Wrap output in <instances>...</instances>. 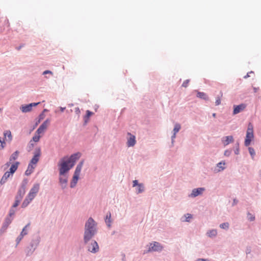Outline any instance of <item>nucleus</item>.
<instances>
[{"label":"nucleus","instance_id":"6e6552de","mask_svg":"<svg viewBox=\"0 0 261 261\" xmlns=\"http://www.w3.org/2000/svg\"><path fill=\"white\" fill-rule=\"evenodd\" d=\"M163 248V246L159 243L154 242L150 244L148 251H160Z\"/></svg>","mask_w":261,"mask_h":261},{"label":"nucleus","instance_id":"2f4dec72","mask_svg":"<svg viewBox=\"0 0 261 261\" xmlns=\"http://www.w3.org/2000/svg\"><path fill=\"white\" fill-rule=\"evenodd\" d=\"M186 220L185 221L189 222L190 221V220L192 218V215L190 214H187L185 215Z\"/></svg>","mask_w":261,"mask_h":261},{"label":"nucleus","instance_id":"f3484780","mask_svg":"<svg viewBox=\"0 0 261 261\" xmlns=\"http://www.w3.org/2000/svg\"><path fill=\"white\" fill-rule=\"evenodd\" d=\"M19 164V163L18 162H16L15 163L11 165V166L10 168V171L9 172L13 175L14 174V173L17 170Z\"/></svg>","mask_w":261,"mask_h":261},{"label":"nucleus","instance_id":"423d86ee","mask_svg":"<svg viewBox=\"0 0 261 261\" xmlns=\"http://www.w3.org/2000/svg\"><path fill=\"white\" fill-rule=\"evenodd\" d=\"M50 123L49 119H46L38 128L36 131V134H43L45 130L47 129Z\"/></svg>","mask_w":261,"mask_h":261},{"label":"nucleus","instance_id":"ddd939ff","mask_svg":"<svg viewBox=\"0 0 261 261\" xmlns=\"http://www.w3.org/2000/svg\"><path fill=\"white\" fill-rule=\"evenodd\" d=\"M204 188H199L197 189H194L192 190V192L191 194L192 197H196L200 194H201L204 191Z\"/></svg>","mask_w":261,"mask_h":261},{"label":"nucleus","instance_id":"f257e3e1","mask_svg":"<svg viewBox=\"0 0 261 261\" xmlns=\"http://www.w3.org/2000/svg\"><path fill=\"white\" fill-rule=\"evenodd\" d=\"M80 156L81 153H76L71 155L69 158H63L59 164L60 174L63 175L66 172H68L73 167L75 162L80 159Z\"/></svg>","mask_w":261,"mask_h":261},{"label":"nucleus","instance_id":"5701e85b","mask_svg":"<svg viewBox=\"0 0 261 261\" xmlns=\"http://www.w3.org/2000/svg\"><path fill=\"white\" fill-rule=\"evenodd\" d=\"M93 114V113H92L91 112H90V111L89 110H87L86 111V115L85 116L84 118V121H85V123H86L88 120H89V117Z\"/></svg>","mask_w":261,"mask_h":261},{"label":"nucleus","instance_id":"c03bdc74","mask_svg":"<svg viewBox=\"0 0 261 261\" xmlns=\"http://www.w3.org/2000/svg\"><path fill=\"white\" fill-rule=\"evenodd\" d=\"M197 261H209L207 259H203V258H198Z\"/></svg>","mask_w":261,"mask_h":261},{"label":"nucleus","instance_id":"393cba45","mask_svg":"<svg viewBox=\"0 0 261 261\" xmlns=\"http://www.w3.org/2000/svg\"><path fill=\"white\" fill-rule=\"evenodd\" d=\"M4 135L5 137V138L6 139V137H8V139L10 141H11L12 139V136L10 130H6L4 132Z\"/></svg>","mask_w":261,"mask_h":261},{"label":"nucleus","instance_id":"2eb2a0df","mask_svg":"<svg viewBox=\"0 0 261 261\" xmlns=\"http://www.w3.org/2000/svg\"><path fill=\"white\" fill-rule=\"evenodd\" d=\"M222 142L224 146L227 145L233 142V138L232 136H226L222 139Z\"/></svg>","mask_w":261,"mask_h":261},{"label":"nucleus","instance_id":"7ed1b4c3","mask_svg":"<svg viewBox=\"0 0 261 261\" xmlns=\"http://www.w3.org/2000/svg\"><path fill=\"white\" fill-rule=\"evenodd\" d=\"M40 189V184L38 183L35 184L33 187L30 190L29 193L26 198L23 201L21 206L22 207H27L29 204L35 198L37 194Z\"/></svg>","mask_w":261,"mask_h":261},{"label":"nucleus","instance_id":"4c0bfd02","mask_svg":"<svg viewBox=\"0 0 261 261\" xmlns=\"http://www.w3.org/2000/svg\"><path fill=\"white\" fill-rule=\"evenodd\" d=\"M225 165V163H222V162H220V163H219L218 164H217V166L220 168H221L222 170H223L224 169V167H222V165Z\"/></svg>","mask_w":261,"mask_h":261},{"label":"nucleus","instance_id":"20e7f679","mask_svg":"<svg viewBox=\"0 0 261 261\" xmlns=\"http://www.w3.org/2000/svg\"><path fill=\"white\" fill-rule=\"evenodd\" d=\"M84 164V161H82L76 166L75 170L74 171L72 180L70 182V187H74L79 179L80 173Z\"/></svg>","mask_w":261,"mask_h":261},{"label":"nucleus","instance_id":"c756f323","mask_svg":"<svg viewBox=\"0 0 261 261\" xmlns=\"http://www.w3.org/2000/svg\"><path fill=\"white\" fill-rule=\"evenodd\" d=\"M39 135L40 134H37L36 133L33 137L32 140L35 142H38L40 138V136Z\"/></svg>","mask_w":261,"mask_h":261},{"label":"nucleus","instance_id":"f8f14e48","mask_svg":"<svg viewBox=\"0 0 261 261\" xmlns=\"http://www.w3.org/2000/svg\"><path fill=\"white\" fill-rule=\"evenodd\" d=\"M99 250V247L97 242L95 241H92L91 245L88 247V250L91 252L95 253Z\"/></svg>","mask_w":261,"mask_h":261},{"label":"nucleus","instance_id":"412c9836","mask_svg":"<svg viewBox=\"0 0 261 261\" xmlns=\"http://www.w3.org/2000/svg\"><path fill=\"white\" fill-rule=\"evenodd\" d=\"M19 154V151H16L14 152L10 158V161L12 162L17 159Z\"/></svg>","mask_w":261,"mask_h":261},{"label":"nucleus","instance_id":"cd10ccee","mask_svg":"<svg viewBox=\"0 0 261 261\" xmlns=\"http://www.w3.org/2000/svg\"><path fill=\"white\" fill-rule=\"evenodd\" d=\"M144 190V186L142 184H139L137 188V193H142Z\"/></svg>","mask_w":261,"mask_h":261},{"label":"nucleus","instance_id":"58836bf2","mask_svg":"<svg viewBox=\"0 0 261 261\" xmlns=\"http://www.w3.org/2000/svg\"><path fill=\"white\" fill-rule=\"evenodd\" d=\"M216 105L218 106L221 103V99L220 97H218L215 102Z\"/></svg>","mask_w":261,"mask_h":261},{"label":"nucleus","instance_id":"3c124183","mask_svg":"<svg viewBox=\"0 0 261 261\" xmlns=\"http://www.w3.org/2000/svg\"><path fill=\"white\" fill-rule=\"evenodd\" d=\"M23 194H24V192L23 191L22 193V195H23Z\"/></svg>","mask_w":261,"mask_h":261},{"label":"nucleus","instance_id":"4be33fe9","mask_svg":"<svg viewBox=\"0 0 261 261\" xmlns=\"http://www.w3.org/2000/svg\"><path fill=\"white\" fill-rule=\"evenodd\" d=\"M19 193L20 195H21V191L20 190L19 191ZM22 195H20L19 198H18L17 196L16 197L15 201L13 205V207H16L18 205V204L20 202V201L22 198Z\"/></svg>","mask_w":261,"mask_h":261},{"label":"nucleus","instance_id":"603ef678","mask_svg":"<svg viewBox=\"0 0 261 261\" xmlns=\"http://www.w3.org/2000/svg\"><path fill=\"white\" fill-rule=\"evenodd\" d=\"M1 111V109L0 108V111Z\"/></svg>","mask_w":261,"mask_h":261},{"label":"nucleus","instance_id":"a211bd4d","mask_svg":"<svg viewBox=\"0 0 261 261\" xmlns=\"http://www.w3.org/2000/svg\"><path fill=\"white\" fill-rule=\"evenodd\" d=\"M180 128H181V126L179 123H176L175 124L174 128L173 129V132H174L173 135L172 136V140L175 138L176 133L179 132Z\"/></svg>","mask_w":261,"mask_h":261},{"label":"nucleus","instance_id":"49530a36","mask_svg":"<svg viewBox=\"0 0 261 261\" xmlns=\"http://www.w3.org/2000/svg\"><path fill=\"white\" fill-rule=\"evenodd\" d=\"M10 163H11V162L9 161V162H7V163L6 164V165H5L8 167H9V166H10Z\"/></svg>","mask_w":261,"mask_h":261},{"label":"nucleus","instance_id":"dca6fc26","mask_svg":"<svg viewBox=\"0 0 261 261\" xmlns=\"http://www.w3.org/2000/svg\"><path fill=\"white\" fill-rule=\"evenodd\" d=\"M13 175L12 174H11V173H10L8 171H7L3 175L2 178H1V181H0V183L1 185H3L5 183H6V182L7 181V180H8V179L11 176H12Z\"/></svg>","mask_w":261,"mask_h":261},{"label":"nucleus","instance_id":"7c9ffc66","mask_svg":"<svg viewBox=\"0 0 261 261\" xmlns=\"http://www.w3.org/2000/svg\"><path fill=\"white\" fill-rule=\"evenodd\" d=\"M248 149L250 155L252 158H253L255 154L254 150L251 147H249Z\"/></svg>","mask_w":261,"mask_h":261},{"label":"nucleus","instance_id":"f704fd0d","mask_svg":"<svg viewBox=\"0 0 261 261\" xmlns=\"http://www.w3.org/2000/svg\"><path fill=\"white\" fill-rule=\"evenodd\" d=\"M29 224H28L27 225H26L22 229V231H21V233L20 234H23V236L24 235H26L27 234V232L25 230V229L28 226Z\"/></svg>","mask_w":261,"mask_h":261},{"label":"nucleus","instance_id":"ea45409f","mask_svg":"<svg viewBox=\"0 0 261 261\" xmlns=\"http://www.w3.org/2000/svg\"><path fill=\"white\" fill-rule=\"evenodd\" d=\"M133 187H135L136 186H138V185L139 184H138V180H134L133 181Z\"/></svg>","mask_w":261,"mask_h":261},{"label":"nucleus","instance_id":"4468645a","mask_svg":"<svg viewBox=\"0 0 261 261\" xmlns=\"http://www.w3.org/2000/svg\"><path fill=\"white\" fill-rule=\"evenodd\" d=\"M12 218L7 217L5 220V222L3 225V226L2 227L1 230L3 231H5L7 228H8V226L11 224V223L12 221Z\"/></svg>","mask_w":261,"mask_h":261},{"label":"nucleus","instance_id":"a19ab883","mask_svg":"<svg viewBox=\"0 0 261 261\" xmlns=\"http://www.w3.org/2000/svg\"><path fill=\"white\" fill-rule=\"evenodd\" d=\"M23 237V234H20V236L17 239V241L18 243L21 240V239H22Z\"/></svg>","mask_w":261,"mask_h":261},{"label":"nucleus","instance_id":"de8ad7c7","mask_svg":"<svg viewBox=\"0 0 261 261\" xmlns=\"http://www.w3.org/2000/svg\"><path fill=\"white\" fill-rule=\"evenodd\" d=\"M253 90H254V92H256L258 90V88L254 87Z\"/></svg>","mask_w":261,"mask_h":261},{"label":"nucleus","instance_id":"09e8293b","mask_svg":"<svg viewBox=\"0 0 261 261\" xmlns=\"http://www.w3.org/2000/svg\"><path fill=\"white\" fill-rule=\"evenodd\" d=\"M43 115H44L43 114H41L40 115V116H39L40 120L43 118Z\"/></svg>","mask_w":261,"mask_h":261},{"label":"nucleus","instance_id":"0eeeda50","mask_svg":"<svg viewBox=\"0 0 261 261\" xmlns=\"http://www.w3.org/2000/svg\"><path fill=\"white\" fill-rule=\"evenodd\" d=\"M40 102H34L27 105H22L20 107V110L23 113H27L30 112L32 110L33 107L38 105Z\"/></svg>","mask_w":261,"mask_h":261},{"label":"nucleus","instance_id":"72a5a7b5","mask_svg":"<svg viewBox=\"0 0 261 261\" xmlns=\"http://www.w3.org/2000/svg\"><path fill=\"white\" fill-rule=\"evenodd\" d=\"M14 214H15V211L13 209L11 208L10 210L8 217L12 218V217L14 215Z\"/></svg>","mask_w":261,"mask_h":261},{"label":"nucleus","instance_id":"a878e982","mask_svg":"<svg viewBox=\"0 0 261 261\" xmlns=\"http://www.w3.org/2000/svg\"><path fill=\"white\" fill-rule=\"evenodd\" d=\"M207 234L208 236L210 237H215L217 234V231L216 229H212V230L208 231L207 232Z\"/></svg>","mask_w":261,"mask_h":261},{"label":"nucleus","instance_id":"9d476101","mask_svg":"<svg viewBox=\"0 0 261 261\" xmlns=\"http://www.w3.org/2000/svg\"><path fill=\"white\" fill-rule=\"evenodd\" d=\"M40 154V150L39 149H38V150L36 151L33 158L32 159L31 162L29 164H32L33 166H35L36 164L37 163L39 160Z\"/></svg>","mask_w":261,"mask_h":261},{"label":"nucleus","instance_id":"f03ea898","mask_svg":"<svg viewBox=\"0 0 261 261\" xmlns=\"http://www.w3.org/2000/svg\"><path fill=\"white\" fill-rule=\"evenodd\" d=\"M96 223L94 220L90 218L85 224L84 241L87 243L95 234L96 232Z\"/></svg>","mask_w":261,"mask_h":261},{"label":"nucleus","instance_id":"39448f33","mask_svg":"<svg viewBox=\"0 0 261 261\" xmlns=\"http://www.w3.org/2000/svg\"><path fill=\"white\" fill-rule=\"evenodd\" d=\"M253 126L251 123H249L248 125L246 138L244 142L245 146H249L251 142L253 140Z\"/></svg>","mask_w":261,"mask_h":261},{"label":"nucleus","instance_id":"8fccbe9b","mask_svg":"<svg viewBox=\"0 0 261 261\" xmlns=\"http://www.w3.org/2000/svg\"><path fill=\"white\" fill-rule=\"evenodd\" d=\"M213 116L214 117H216V114H215V113H214V114H213Z\"/></svg>","mask_w":261,"mask_h":261},{"label":"nucleus","instance_id":"c85d7f7f","mask_svg":"<svg viewBox=\"0 0 261 261\" xmlns=\"http://www.w3.org/2000/svg\"><path fill=\"white\" fill-rule=\"evenodd\" d=\"M229 224L228 223H223L220 225V228L222 229H227L229 228Z\"/></svg>","mask_w":261,"mask_h":261},{"label":"nucleus","instance_id":"aec40b11","mask_svg":"<svg viewBox=\"0 0 261 261\" xmlns=\"http://www.w3.org/2000/svg\"><path fill=\"white\" fill-rule=\"evenodd\" d=\"M197 96L198 97L204 99L205 100H208V98L207 96L206 95L205 93H204L203 92H198L197 94Z\"/></svg>","mask_w":261,"mask_h":261},{"label":"nucleus","instance_id":"6ab92c4d","mask_svg":"<svg viewBox=\"0 0 261 261\" xmlns=\"http://www.w3.org/2000/svg\"><path fill=\"white\" fill-rule=\"evenodd\" d=\"M35 167V166H33L32 164H29L28 165V169L25 172V175L28 176L30 175L33 172Z\"/></svg>","mask_w":261,"mask_h":261},{"label":"nucleus","instance_id":"c9c22d12","mask_svg":"<svg viewBox=\"0 0 261 261\" xmlns=\"http://www.w3.org/2000/svg\"><path fill=\"white\" fill-rule=\"evenodd\" d=\"M254 217L251 214H248V219L250 221H253L254 220Z\"/></svg>","mask_w":261,"mask_h":261},{"label":"nucleus","instance_id":"a18cd8bd","mask_svg":"<svg viewBox=\"0 0 261 261\" xmlns=\"http://www.w3.org/2000/svg\"><path fill=\"white\" fill-rule=\"evenodd\" d=\"M59 109H60L61 112H63L65 110L66 108L65 107H60Z\"/></svg>","mask_w":261,"mask_h":261},{"label":"nucleus","instance_id":"473e14b6","mask_svg":"<svg viewBox=\"0 0 261 261\" xmlns=\"http://www.w3.org/2000/svg\"><path fill=\"white\" fill-rule=\"evenodd\" d=\"M189 82H190L189 80H186V81H185L183 82V83L182 84V86L184 87H185V88L187 87L188 86Z\"/></svg>","mask_w":261,"mask_h":261},{"label":"nucleus","instance_id":"1a4fd4ad","mask_svg":"<svg viewBox=\"0 0 261 261\" xmlns=\"http://www.w3.org/2000/svg\"><path fill=\"white\" fill-rule=\"evenodd\" d=\"M127 135L129 136L127 138V145L128 147L134 146L136 143V137L134 135L131 134L130 133H127Z\"/></svg>","mask_w":261,"mask_h":261},{"label":"nucleus","instance_id":"bb28decb","mask_svg":"<svg viewBox=\"0 0 261 261\" xmlns=\"http://www.w3.org/2000/svg\"><path fill=\"white\" fill-rule=\"evenodd\" d=\"M60 181L63 185V187H65L67 182V179L66 177H61L60 178Z\"/></svg>","mask_w":261,"mask_h":261},{"label":"nucleus","instance_id":"b1692460","mask_svg":"<svg viewBox=\"0 0 261 261\" xmlns=\"http://www.w3.org/2000/svg\"><path fill=\"white\" fill-rule=\"evenodd\" d=\"M111 213H109V214H108L107 215L106 218L105 219V222H106V224H107V225L108 226V227H110V226H111Z\"/></svg>","mask_w":261,"mask_h":261},{"label":"nucleus","instance_id":"e433bc0d","mask_svg":"<svg viewBox=\"0 0 261 261\" xmlns=\"http://www.w3.org/2000/svg\"><path fill=\"white\" fill-rule=\"evenodd\" d=\"M74 112L77 115L78 117H79L81 112L80 109L78 107L75 108Z\"/></svg>","mask_w":261,"mask_h":261},{"label":"nucleus","instance_id":"79ce46f5","mask_svg":"<svg viewBox=\"0 0 261 261\" xmlns=\"http://www.w3.org/2000/svg\"><path fill=\"white\" fill-rule=\"evenodd\" d=\"M47 73H49L50 74H53V72L51 71H49V70H45L43 73V74H47Z\"/></svg>","mask_w":261,"mask_h":261},{"label":"nucleus","instance_id":"9b49d317","mask_svg":"<svg viewBox=\"0 0 261 261\" xmlns=\"http://www.w3.org/2000/svg\"><path fill=\"white\" fill-rule=\"evenodd\" d=\"M233 107V114L236 115L244 110L246 107V105L245 104L242 103L238 106H234Z\"/></svg>","mask_w":261,"mask_h":261},{"label":"nucleus","instance_id":"37998d69","mask_svg":"<svg viewBox=\"0 0 261 261\" xmlns=\"http://www.w3.org/2000/svg\"><path fill=\"white\" fill-rule=\"evenodd\" d=\"M249 73H253V72H252V71H251V72H250L249 73H247V74L244 76V78H245V79H246L247 77H248L250 76V75H249Z\"/></svg>","mask_w":261,"mask_h":261}]
</instances>
